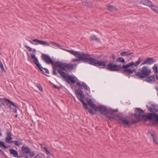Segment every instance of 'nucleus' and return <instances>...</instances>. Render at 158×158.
<instances>
[{
  "label": "nucleus",
  "mask_w": 158,
  "mask_h": 158,
  "mask_svg": "<svg viewBox=\"0 0 158 158\" xmlns=\"http://www.w3.org/2000/svg\"><path fill=\"white\" fill-rule=\"evenodd\" d=\"M135 116L139 120L146 121L147 120H152L155 119V121L158 123V115L153 114H150L148 115H144L143 111L140 108L135 109Z\"/></svg>",
  "instance_id": "1"
},
{
  "label": "nucleus",
  "mask_w": 158,
  "mask_h": 158,
  "mask_svg": "<svg viewBox=\"0 0 158 158\" xmlns=\"http://www.w3.org/2000/svg\"><path fill=\"white\" fill-rule=\"evenodd\" d=\"M57 67L59 68L58 72L60 75L63 79L67 80L66 74H68L67 69H72L73 68L74 65L72 64H67L59 61V63L56 64Z\"/></svg>",
  "instance_id": "2"
},
{
  "label": "nucleus",
  "mask_w": 158,
  "mask_h": 158,
  "mask_svg": "<svg viewBox=\"0 0 158 158\" xmlns=\"http://www.w3.org/2000/svg\"><path fill=\"white\" fill-rule=\"evenodd\" d=\"M142 61V58L139 57L138 60L135 63L131 62L127 64L123 65L122 66V68H123L124 69L123 70L124 73L127 75L132 74L133 72L135 71V69H133V67H132L131 68H129L133 66L137 67Z\"/></svg>",
  "instance_id": "3"
},
{
  "label": "nucleus",
  "mask_w": 158,
  "mask_h": 158,
  "mask_svg": "<svg viewBox=\"0 0 158 158\" xmlns=\"http://www.w3.org/2000/svg\"><path fill=\"white\" fill-rule=\"evenodd\" d=\"M85 55L86 56V59H84V62H88L91 64L95 66H101L102 68H105L106 66V63L105 61H99L94 58L90 57V56L87 54L85 53Z\"/></svg>",
  "instance_id": "4"
},
{
  "label": "nucleus",
  "mask_w": 158,
  "mask_h": 158,
  "mask_svg": "<svg viewBox=\"0 0 158 158\" xmlns=\"http://www.w3.org/2000/svg\"><path fill=\"white\" fill-rule=\"evenodd\" d=\"M151 73V69L149 67L143 66L140 72L136 73V75L140 78L144 79L149 76Z\"/></svg>",
  "instance_id": "5"
},
{
  "label": "nucleus",
  "mask_w": 158,
  "mask_h": 158,
  "mask_svg": "<svg viewBox=\"0 0 158 158\" xmlns=\"http://www.w3.org/2000/svg\"><path fill=\"white\" fill-rule=\"evenodd\" d=\"M94 110L99 111L101 114L107 116L110 119L112 118L111 116H109L108 115V114L110 113V112L108 111L106 107L102 105H99L97 107L96 106Z\"/></svg>",
  "instance_id": "6"
},
{
  "label": "nucleus",
  "mask_w": 158,
  "mask_h": 158,
  "mask_svg": "<svg viewBox=\"0 0 158 158\" xmlns=\"http://www.w3.org/2000/svg\"><path fill=\"white\" fill-rule=\"evenodd\" d=\"M75 93L77 98L82 103L84 108L87 109L88 105L87 103L84 102L85 95L83 92L81 90L78 89L75 91Z\"/></svg>",
  "instance_id": "7"
},
{
  "label": "nucleus",
  "mask_w": 158,
  "mask_h": 158,
  "mask_svg": "<svg viewBox=\"0 0 158 158\" xmlns=\"http://www.w3.org/2000/svg\"><path fill=\"white\" fill-rule=\"evenodd\" d=\"M142 4L150 7L154 11L158 14V7L156 6L149 0H141Z\"/></svg>",
  "instance_id": "8"
},
{
  "label": "nucleus",
  "mask_w": 158,
  "mask_h": 158,
  "mask_svg": "<svg viewBox=\"0 0 158 158\" xmlns=\"http://www.w3.org/2000/svg\"><path fill=\"white\" fill-rule=\"evenodd\" d=\"M118 120L120 123H122L124 127H129L131 124L133 123H135L137 121H134L133 122H131L124 118L122 117H119L118 118Z\"/></svg>",
  "instance_id": "9"
},
{
  "label": "nucleus",
  "mask_w": 158,
  "mask_h": 158,
  "mask_svg": "<svg viewBox=\"0 0 158 158\" xmlns=\"http://www.w3.org/2000/svg\"><path fill=\"white\" fill-rule=\"evenodd\" d=\"M108 70L117 71L120 70L122 69V66L120 65H117L111 63L107 65H106V67Z\"/></svg>",
  "instance_id": "10"
},
{
  "label": "nucleus",
  "mask_w": 158,
  "mask_h": 158,
  "mask_svg": "<svg viewBox=\"0 0 158 158\" xmlns=\"http://www.w3.org/2000/svg\"><path fill=\"white\" fill-rule=\"evenodd\" d=\"M33 51L35 53H33L31 54V58L33 60V62L36 65L37 67L39 69L40 71L44 73V71L42 70L43 68L41 66V64L39 63V61L37 58L35 57V53L36 51L35 49H34Z\"/></svg>",
  "instance_id": "11"
},
{
  "label": "nucleus",
  "mask_w": 158,
  "mask_h": 158,
  "mask_svg": "<svg viewBox=\"0 0 158 158\" xmlns=\"http://www.w3.org/2000/svg\"><path fill=\"white\" fill-rule=\"evenodd\" d=\"M4 100H5L6 101V105L9 108H11L12 109H14V112L16 113L17 111V110L16 109L17 108L16 106L15 105L14 103L8 99H5L3 98V99L1 100V101L3 103L4 101Z\"/></svg>",
  "instance_id": "12"
},
{
  "label": "nucleus",
  "mask_w": 158,
  "mask_h": 158,
  "mask_svg": "<svg viewBox=\"0 0 158 158\" xmlns=\"http://www.w3.org/2000/svg\"><path fill=\"white\" fill-rule=\"evenodd\" d=\"M32 41L29 40V42L32 44L38 45L40 44L44 46H49V44L48 42L36 39H34L31 40Z\"/></svg>",
  "instance_id": "13"
},
{
  "label": "nucleus",
  "mask_w": 158,
  "mask_h": 158,
  "mask_svg": "<svg viewBox=\"0 0 158 158\" xmlns=\"http://www.w3.org/2000/svg\"><path fill=\"white\" fill-rule=\"evenodd\" d=\"M42 59L47 64H52L55 66H57L56 64L59 62L56 61L54 62L49 56L45 54L43 55Z\"/></svg>",
  "instance_id": "14"
},
{
  "label": "nucleus",
  "mask_w": 158,
  "mask_h": 158,
  "mask_svg": "<svg viewBox=\"0 0 158 158\" xmlns=\"http://www.w3.org/2000/svg\"><path fill=\"white\" fill-rule=\"evenodd\" d=\"M75 56L77 59H73L71 61L72 62H78L81 60L84 62V59H86L85 58L86 56L84 53H82L81 54L78 55V56Z\"/></svg>",
  "instance_id": "15"
},
{
  "label": "nucleus",
  "mask_w": 158,
  "mask_h": 158,
  "mask_svg": "<svg viewBox=\"0 0 158 158\" xmlns=\"http://www.w3.org/2000/svg\"><path fill=\"white\" fill-rule=\"evenodd\" d=\"M66 77L67 79V80H65L68 82H69L68 80H69L72 83L74 84L76 81L77 78L76 77L72 75H71L66 74ZM65 80V79H64Z\"/></svg>",
  "instance_id": "16"
},
{
  "label": "nucleus",
  "mask_w": 158,
  "mask_h": 158,
  "mask_svg": "<svg viewBox=\"0 0 158 158\" xmlns=\"http://www.w3.org/2000/svg\"><path fill=\"white\" fill-rule=\"evenodd\" d=\"M155 62L152 58H148L144 60L141 63V65H143L144 64L150 65Z\"/></svg>",
  "instance_id": "17"
},
{
  "label": "nucleus",
  "mask_w": 158,
  "mask_h": 158,
  "mask_svg": "<svg viewBox=\"0 0 158 158\" xmlns=\"http://www.w3.org/2000/svg\"><path fill=\"white\" fill-rule=\"evenodd\" d=\"M95 102V100L92 98L90 99L87 102V103L89 106L92 108V109L94 110L96 107L95 105L94 104Z\"/></svg>",
  "instance_id": "18"
},
{
  "label": "nucleus",
  "mask_w": 158,
  "mask_h": 158,
  "mask_svg": "<svg viewBox=\"0 0 158 158\" xmlns=\"http://www.w3.org/2000/svg\"><path fill=\"white\" fill-rule=\"evenodd\" d=\"M30 150L28 147L26 146H23L21 148V151L23 154H28L30 152Z\"/></svg>",
  "instance_id": "19"
},
{
  "label": "nucleus",
  "mask_w": 158,
  "mask_h": 158,
  "mask_svg": "<svg viewBox=\"0 0 158 158\" xmlns=\"http://www.w3.org/2000/svg\"><path fill=\"white\" fill-rule=\"evenodd\" d=\"M67 51L75 56H78V55H79L82 53H81L79 52H75L73 50H67Z\"/></svg>",
  "instance_id": "20"
},
{
  "label": "nucleus",
  "mask_w": 158,
  "mask_h": 158,
  "mask_svg": "<svg viewBox=\"0 0 158 158\" xmlns=\"http://www.w3.org/2000/svg\"><path fill=\"white\" fill-rule=\"evenodd\" d=\"M151 135L153 140V142L155 144H158V140L155 134H151Z\"/></svg>",
  "instance_id": "21"
},
{
  "label": "nucleus",
  "mask_w": 158,
  "mask_h": 158,
  "mask_svg": "<svg viewBox=\"0 0 158 158\" xmlns=\"http://www.w3.org/2000/svg\"><path fill=\"white\" fill-rule=\"evenodd\" d=\"M153 69L155 73L157 74L156 76V78L157 79H158V69L157 66L155 64L152 68Z\"/></svg>",
  "instance_id": "22"
},
{
  "label": "nucleus",
  "mask_w": 158,
  "mask_h": 158,
  "mask_svg": "<svg viewBox=\"0 0 158 158\" xmlns=\"http://www.w3.org/2000/svg\"><path fill=\"white\" fill-rule=\"evenodd\" d=\"M10 152L11 154L13 155L14 157H18V153L16 150L14 149H10Z\"/></svg>",
  "instance_id": "23"
},
{
  "label": "nucleus",
  "mask_w": 158,
  "mask_h": 158,
  "mask_svg": "<svg viewBox=\"0 0 158 158\" xmlns=\"http://www.w3.org/2000/svg\"><path fill=\"white\" fill-rule=\"evenodd\" d=\"M108 9L111 11H116L117 10L114 6L111 5H108L106 6Z\"/></svg>",
  "instance_id": "24"
},
{
  "label": "nucleus",
  "mask_w": 158,
  "mask_h": 158,
  "mask_svg": "<svg viewBox=\"0 0 158 158\" xmlns=\"http://www.w3.org/2000/svg\"><path fill=\"white\" fill-rule=\"evenodd\" d=\"M146 77V80L148 82H151L154 81L155 77L154 76H151L148 77Z\"/></svg>",
  "instance_id": "25"
},
{
  "label": "nucleus",
  "mask_w": 158,
  "mask_h": 158,
  "mask_svg": "<svg viewBox=\"0 0 158 158\" xmlns=\"http://www.w3.org/2000/svg\"><path fill=\"white\" fill-rule=\"evenodd\" d=\"M6 139V142L7 143H12V138L11 137L10 135L9 134L8 135H7Z\"/></svg>",
  "instance_id": "26"
},
{
  "label": "nucleus",
  "mask_w": 158,
  "mask_h": 158,
  "mask_svg": "<svg viewBox=\"0 0 158 158\" xmlns=\"http://www.w3.org/2000/svg\"><path fill=\"white\" fill-rule=\"evenodd\" d=\"M90 40H95L97 42H101L100 40L96 36L94 35H92L90 37Z\"/></svg>",
  "instance_id": "27"
},
{
  "label": "nucleus",
  "mask_w": 158,
  "mask_h": 158,
  "mask_svg": "<svg viewBox=\"0 0 158 158\" xmlns=\"http://www.w3.org/2000/svg\"><path fill=\"white\" fill-rule=\"evenodd\" d=\"M50 43L53 46L52 47L54 48L56 47L59 48L60 47V45L55 42L51 41Z\"/></svg>",
  "instance_id": "28"
},
{
  "label": "nucleus",
  "mask_w": 158,
  "mask_h": 158,
  "mask_svg": "<svg viewBox=\"0 0 158 158\" xmlns=\"http://www.w3.org/2000/svg\"><path fill=\"white\" fill-rule=\"evenodd\" d=\"M132 54V53L130 52L128 53L127 52L124 51L122 52L121 53V55L122 56H129Z\"/></svg>",
  "instance_id": "29"
},
{
  "label": "nucleus",
  "mask_w": 158,
  "mask_h": 158,
  "mask_svg": "<svg viewBox=\"0 0 158 158\" xmlns=\"http://www.w3.org/2000/svg\"><path fill=\"white\" fill-rule=\"evenodd\" d=\"M125 62L124 59L122 57H120L116 59V62L124 63Z\"/></svg>",
  "instance_id": "30"
},
{
  "label": "nucleus",
  "mask_w": 158,
  "mask_h": 158,
  "mask_svg": "<svg viewBox=\"0 0 158 158\" xmlns=\"http://www.w3.org/2000/svg\"><path fill=\"white\" fill-rule=\"evenodd\" d=\"M0 147L4 149L7 148V147L5 145L4 142L1 141L0 142Z\"/></svg>",
  "instance_id": "31"
},
{
  "label": "nucleus",
  "mask_w": 158,
  "mask_h": 158,
  "mask_svg": "<svg viewBox=\"0 0 158 158\" xmlns=\"http://www.w3.org/2000/svg\"><path fill=\"white\" fill-rule=\"evenodd\" d=\"M82 85L83 86L84 88L87 90H89L90 88L88 87L86 84L85 82L82 83Z\"/></svg>",
  "instance_id": "32"
},
{
  "label": "nucleus",
  "mask_w": 158,
  "mask_h": 158,
  "mask_svg": "<svg viewBox=\"0 0 158 158\" xmlns=\"http://www.w3.org/2000/svg\"><path fill=\"white\" fill-rule=\"evenodd\" d=\"M12 143H14L15 145L16 146H19L20 144H22V142L17 141H12Z\"/></svg>",
  "instance_id": "33"
},
{
  "label": "nucleus",
  "mask_w": 158,
  "mask_h": 158,
  "mask_svg": "<svg viewBox=\"0 0 158 158\" xmlns=\"http://www.w3.org/2000/svg\"><path fill=\"white\" fill-rule=\"evenodd\" d=\"M0 67L1 69V70L2 71V72H4L5 71V69L4 68L3 65L2 64V63L1 61L0 60Z\"/></svg>",
  "instance_id": "34"
},
{
  "label": "nucleus",
  "mask_w": 158,
  "mask_h": 158,
  "mask_svg": "<svg viewBox=\"0 0 158 158\" xmlns=\"http://www.w3.org/2000/svg\"><path fill=\"white\" fill-rule=\"evenodd\" d=\"M55 66L53 65V70H52V73L53 75H57V74L56 72V69L55 68Z\"/></svg>",
  "instance_id": "35"
},
{
  "label": "nucleus",
  "mask_w": 158,
  "mask_h": 158,
  "mask_svg": "<svg viewBox=\"0 0 158 158\" xmlns=\"http://www.w3.org/2000/svg\"><path fill=\"white\" fill-rule=\"evenodd\" d=\"M27 49L29 52L32 51V49L29 46H28L25 45L24 46Z\"/></svg>",
  "instance_id": "36"
},
{
  "label": "nucleus",
  "mask_w": 158,
  "mask_h": 158,
  "mask_svg": "<svg viewBox=\"0 0 158 158\" xmlns=\"http://www.w3.org/2000/svg\"><path fill=\"white\" fill-rule=\"evenodd\" d=\"M29 154L30 156L32 157L34 156L35 155V152L34 151L31 152L30 151V152L29 153Z\"/></svg>",
  "instance_id": "37"
},
{
  "label": "nucleus",
  "mask_w": 158,
  "mask_h": 158,
  "mask_svg": "<svg viewBox=\"0 0 158 158\" xmlns=\"http://www.w3.org/2000/svg\"><path fill=\"white\" fill-rule=\"evenodd\" d=\"M36 86L38 88L39 90L41 91H42V88L39 84H37Z\"/></svg>",
  "instance_id": "38"
},
{
  "label": "nucleus",
  "mask_w": 158,
  "mask_h": 158,
  "mask_svg": "<svg viewBox=\"0 0 158 158\" xmlns=\"http://www.w3.org/2000/svg\"><path fill=\"white\" fill-rule=\"evenodd\" d=\"M88 111L92 115H94V112L93 111V110L89 109H88Z\"/></svg>",
  "instance_id": "39"
},
{
  "label": "nucleus",
  "mask_w": 158,
  "mask_h": 158,
  "mask_svg": "<svg viewBox=\"0 0 158 158\" xmlns=\"http://www.w3.org/2000/svg\"><path fill=\"white\" fill-rule=\"evenodd\" d=\"M77 85L80 88L82 89V85L81 84V83L79 82H76Z\"/></svg>",
  "instance_id": "40"
},
{
  "label": "nucleus",
  "mask_w": 158,
  "mask_h": 158,
  "mask_svg": "<svg viewBox=\"0 0 158 158\" xmlns=\"http://www.w3.org/2000/svg\"><path fill=\"white\" fill-rule=\"evenodd\" d=\"M45 150V151L46 152H45V153L48 155L49 154H50V152L48 150V148H44V149Z\"/></svg>",
  "instance_id": "41"
},
{
  "label": "nucleus",
  "mask_w": 158,
  "mask_h": 158,
  "mask_svg": "<svg viewBox=\"0 0 158 158\" xmlns=\"http://www.w3.org/2000/svg\"><path fill=\"white\" fill-rule=\"evenodd\" d=\"M43 69H44V70H45V72H46L47 73V74H49V71L47 69H46V68H44Z\"/></svg>",
  "instance_id": "42"
},
{
  "label": "nucleus",
  "mask_w": 158,
  "mask_h": 158,
  "mask_svg": "<svg viewBox=\"0 0 158 158\" xmlns=\"http://www.w3.org/2000/svg\"><path fill=\"white\" fill-rule=\"evenodd\" d=\"M85 5L86 6H90V4H91V2H87V3H85Z\"/></svg>",
  "instance_id": "43"
},
{
  "label": "nucleus",
  "mask_w": 158,
  "mask_h": 158,
  "mask_svg": "<svg viewBox=\"0 0 158 158\" xmlns=\"http://www.w3.org/2000/svg\"><path fill=\"white\" fill-rule=\"evenodd\" d=\"M53 86H54V87L55 88H57V89H60V87H58L56 85H53Z\"/></svg>",
  "instance_id": "44"
},
{
  "label": "nucleus",
  "mask_w": 158,
  "mask_h": 158,
  "mask_svg": "<svg viewBox=\"0 0 158 158\" xmlns=\"http://www.w3.org/2000/svg\"><path fill=\"white\" fill-rule=\"evenodd\" d=\"M41 146L42 148H43L44 149V148H46V146L45 145L41 144Z\"/></svg>",
  "instance_id": "45"
},
{
  "label": "nucleus",
  "mask_w": 158,
  "mask_h": 158,
  "mask_svg": "<svg viewBox=\"0 0 158 158\" xmlns=\"http://www.w3.org/2000/svg\"><path fill=\"white\" fill-rule=\"evenodd\" d=\"M112 58H113V59L114 60H115V59L116 57H115V55L114 54H112Z\"/></svg>",
  "instance_id": "46"
},
{
  "label": "nucleus",
  "mask_w": 158,
  "mask_h": 158,
  "mask_svg": "<svg viewBox=\"0 0 158 158\" xmlns=\"http://www.w3.org/2000/svg\"><path fill=\"white\" fill-rule=\"evenodd\" d=\"M149 110H150V111H151V112H153V111H152V108H150V109L149 108Z\"/></svg>",
  "instance_id": "47"
},
{
  "label": "nucleus",
  "mask_w": 158,
  "mask_h": 158,
  "mask_svg": "<svg viewBox=\"0 0 158 158\" xmlns=\"http://www.w3.org/2000/svg\"><path fill=\"white\" fill-rule=\"evenodd\" d=\"M0 152H1V153H3L2 152V151L1 150V149H0Z\"/></svg>",
  "instance_id": "48"
},
{
  "label": "nucleus",
  "mask_w": 158,
  "mask_h": 158,
  "mask_svg": "<svg viewBox=\"0 0 158 158\" xmlns=\"http://www.w3.org/2000/svg\"><path fill=\"white\" fill-rule=\"evenodd\" d=\"M113 111V112H114V111H116V112H117V110H113V111Z\"/></svg>",
  "instance_id": "49"
},
{
  "label": "nucleus",
  "mask_w": 158,
  "mask_h": 158,
  "mask_svg": "<svg viewBox=\"0 0 158 158\" xmlns=\"http://www.w3.org/2000/svg\"><path fill=\"white\" fill-rule=\"evenodd\" d=\"M1 135H2V134H1V132H0V136H1Z\"/></svg>",
  "instance_id": "50"
},
{
  "label": "nucleus",
  "mask_w": 158,
  "mask_h": 158,
  "mask_svg": "<svg viewBox=\"0 0 158 158\" xmlns=\"http://www.w3.org/2000/svg\"><path fill=\"white\" fill-rule=\"evenodd\" d=\"M1 107V105L0 104V108Z\"/></svg>",
  "instance_id": "51"
},
{
  "label": "nucleus",
  "mask_w": 158,
  "mask_h": 158,
  "mask_svg": "<svg viewBox=\"0 0 158 158\" xmlns=\"http://www.w3.org/2000/svg\"><path fill=\"white\" fill-rule=\"evenodd\" d=\"M36 156H35V157L34 158H36Z\"/></svg>",
  "instance_id": "52"
},
{
  "label": "nucleus",
  "mask_w": 158,
  "mask_h": 158,
  "mask_svg": "<svg viewBox=\"0 0 158 158\" xmlns=\"http://www.w3.org/2000/svg\"><path fill=\"white\" fill-rule=\"evenodd\" d=\"M158 80V79H157Z\"/></svg>",
  "instance_id": "53"
}]
</instances>
